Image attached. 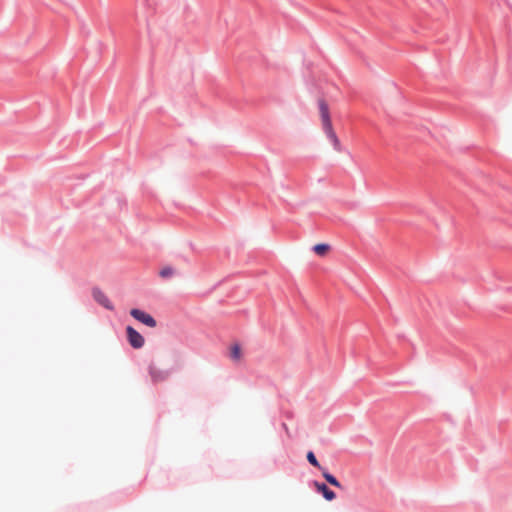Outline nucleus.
Instances as JSON below:
<instances>
[{
  "label": "nucleus",
  "mask_w": 512,
  "mask_h": 512,
  "mask_svg": "<svg viewBox=\"0 0 512 512\" xmlns=\"http://www.w3.org/2000/svg\"><path fill=\"white\" fill-rule=\"evenodd\" d=\"M149 375L151 377V380L154 382V383H159V382H163L165 381L167 378H168V372L167 371H164L160 368H158L157 366L151 364L149 366Z\"/></svg>",
  "instance_id": "obj_5"
},
{
  "label": "nucleus",
  "mask_w": 512,
  "mask_h": 512,
  "mask_svg": "<svg viewBox=\"0 0 512 512\" xmlns=\"http://www.w3.org/2000/svg\"><path fill=\"white\" fill-rule=\"evenodd\" d=\"M331 247L326 243H319L313 246V251L321 257H325L330 251Z\"/></svg>",
  "instance_id": "obj_9"
},
{
  "label": "nucleus",
  "mask_w": 512,
  "mask_h": 512,
  "mask_svg": "<svg viewBox=\"0 0 512 512\" xmlns=\"http://www.w3.org/2000/svg\"><path fill=\"white\" fill-rule=\"evenodd\" d=\"M307 460H308V462H309L312 466H314V467H316V468H319V469H323V468L321 467V465L319 464L318 460L316 459V457H315V455H314V453H313L312 451H309V452L307 453Z\"/></svg>",
  "instance_id": "obj_12"
},
{
  "label": "nucleus",
  "mask_w": 512,
  "mask_h": 512,
  "mask_svg": "<svg viewBox=\"0 0 512 512\" xmlns=\"http://www.w3.org/2000/svg\"><path fill=\"white\" fill-rule=\"evenodd\" d=\"M175 275V269L172 266H164L159 271V276L163 279H169Z\"/></svg>",
  "instance_id": "obj_10"
},
{
  "label": "nucleus",
  "mask_w": 512,
  "mask_h": 512,
  "mask_svg": "<svg viewBox=\"0 0 512 512\" xmlns=\"http://www.w3.org/2000/svg\"><path fill=\"white\" fill-rule=\"evenodd\" d=\"M92 296L96 302L105 307L106 309L112 310L113 306L106 296V294L99 288H94L92 290Z\"/></svg>",
  "instance_id": "obj_6"
},
{
  "label": "nucleus",
  "mask_w": 512,
  "mask_h": 512,
  "mask_svg": "<svg viewBox=\"0 0 512 512\" xmlns=\"http://www.w3.org/2000/svg\"><path fill=\"white\" fill-rule=\"evenodd\" d=\"M322 470H323V472H322L323 477L325 478V480H326L329 484H331V485H333V486H335V487H338V488H340V487H341L340 482H339V481H338V480H337V479H336L332 474H330L329 472H327L324 468H323Z\"/></svg>",
  "instance_id": "obj_11"
},
{
  "label": "nucleus",
  "mask_w": 512,
  "mask_h": 512,
  "mask_svg": "<svg viewBox=\"0 0 512 512\" xmlns=\"http://www.w3.org/2000/svg\"><path fill=\"white\" fill-rule=\"evenodd\" d=\"M318 108H319V114H320L322 126L324 128H330L332 123H331V119H330L328 104L326 103L325 100L319 99L318 100Z\"/></svg>",
  "instance_id": "obj_4"
},
{
  "label": "nucleus",
  "mask_w": 512,
  "mask_h": 512,
  "mask_svg": "<svg viewBox=\"0 0 512 512\" xmlns=\"http://www.w3.org/2000/svg\"><path fill=\"white\" fill-rule=\"evenodd\" d=\"M243 357V352L239 344H233L230 347V358L234 362H240Z\"/></svg>",
  "instance_id": "obj_8"
},
{
  "label": "nucleus",
  "mask_w": 512,
  "mask_h": 512,
  "mask_svg": "<svg viewBox=\"0 0 512 512\" xmlns=\"http://www.w3.org/2000/svg\"><path fill=\"white\" fill-rule=\"evenodd\" d=\"M316 489L318 492L322 493L323 497L328 500V501H332L335 499L336 495L335 493L330 490L326 484L324 483H319V482H315L314 483Z\"/></svg>",
  "instance_id": "obj_7"
},
{
  "label": "nucleus",
  "mask_w": 512,
  "mask_h": 512,
  "mask_svg": "<svg viewBox=\"0 0 512 512\" xmlns=\"http://www.w3.org/2000/svg\"><path fill=\"white\" fill-rule=\"evenodd\" d=\"M321 141L326 147H332L336 151L340 150V141L335 130H323Z\"/></svg>",
  "instance_id": "obj_1"
},
{
  "label": "nucleus",
  "mask_w": 512,
  "mask_h": 512,
  "mask_svg": "<svg viewBox=\"0 0 512 512\" xmlns=\"http://www.w3.org/2000/svg\"><path fill=\"white\" fill-rule=\"evenodd\" d=\"M283 426H284L285 430L288 432L287 425H286V424H284Z\"/></svg>",
  "instance_id": "obj_13"
},
{
  "label": "nucleus",
  "mask_w": 512,
  "mask_h": 512,
  "mask_svg": "<svg viewBox=\"0 0 512 512\" xmlns=\"http://www.w3.org/2000/svg\"><path fill=\"white\" fill-rule=\"evenodd\" d=\"M126 332H127V338H128V341L130 343V345L135 348V349H139V348H142L143 345H144V338L143 336L138 333L134 328H132L131 326H128L126 328Z\"/></svg>",
  "instance_id": "obj_3"
},
{
  "label": "nucleus",
  "mask_w": 512,
  "mask_h": 512,
  "mask_svg": "<svg viewBox=\"0 0 512 512\" xmlns=\"http://www.w3.org/2000/svg\"><path fill=\"white\" fill-rule=\"evenodd\" d=\"M130 314L133 318H135L136 320H138L139 322L143 323L148 327L154 328L157 325L156 320L150 314L142 310L132 309L130 311Z\"/></svg>",
  "instance_id": "obj_2"
}]
</instances>
